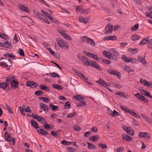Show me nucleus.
<instances>
[{
	"mask_svg": "<svg viewBox=\"0 0 152 152\" xmlns=\"http://www.w3.org/2000/svg\"><path fill=\"white\" fill-rule=\"evenodd\" d=\"M70 106V102H66L64 108L66 109H67Z\"/></svg>",
	"mask_w": 152,
	"mask_h": 152,
	"instance_id": "nucleus-60",
	"label": "nucleus"
},
{
	"mask_svg": "<svg viewBox=\"0 0 152 152\" xmlns=\"http://www.w3.org/2000/svg\"><path fill=\"white\" fill-rule=\"evenodd\" d=\"M87 143L88 144V148L90 150L93 149H95L96 148V146L92 143L87 142Z\"/></svg>",
	"mask_w": 152,
	"mask_h": 152,
	"instance_id": "nucleus-20",
	"label": "nucleus"
},
{
	"mask_svg": "<svg viewBox=\"0 0 152 152\" xmlns=\"http://www.w3.org/2000/svg\"><path fill=\"white\" fill-rule=\"evenodd\" d=\"M27 116L33 118L34 119H36L39 122L41 121V120L42 117L38 116L37 115H27Z\"/></svg>",
	"mask_w": 152,
	"mask_h": 152,
	"instance_id": "nucleus-17",
	"label": "nucleus"
},
{
	"mask_svg": "<svg viewBox=\"0 0 152 152\" xmlns=\"http://www.w3.org/2000/svg\"><path fill=\"white\" fill-rule=\"evenodd\" d=\"M147 46L148 48L152 49V39L149 40L148 42Z\"/></svg>",
	"mask_w": 152,
	"mask_h": 152,
	"instance_id": "nucleus-44",
	"label": "nucleus"
},
{
	"mask_svg": "<svg viewBox=\"0 0 152 152\" xmlns=\"http://www.w3.org/2000/svg\"><path fill=\"white\" fill-rule=\"evenodd\" d=\"M99 139V137L97 135L91 136L89 138V140L94 142L97 141Z\"/></svg>",
	"mask_w": 152,
	"mask_h": 152,
	"instance_id": "nucleus-26",
	"label": "nucleus"
},
{
	"mask_svg": "<svg viewBox=\"0 0 152 152\" xmlns=\"http://www.w3.org/2000/svg\"><path fill=\"white\" fill-rule=\"evenodd\" d=\"M122 137L123 140L128 141H131L132 140V138L125 134L122 135Z\"/></svg>",
	"mask_w": 152,
	"mask_h": 152,
	"instance_id": "nucleus-15",
	"label": "nucleus"
},
{
	"mask_svg": "<svg viewBox=\"0 0 152 152\" xmlns=\"http://www.w3.org/2000/svg\"><path fill=\"white\" fill-rule=\"evenodd\" d=\"M129 51H130V53L132 54L136 53L138 51V49L137 48L132 49L131 48H129Z\"/></svg>",
	"mask_w": 152,
	"mask_h": 152,
	"instance_id": "nucleus-27",
	"label": "nucleus"
},
{
	"mask_svg": "<svg viewBox=\"0 0 152 152\" xmlns=\"http://www.w3.org/2000/svg\"><path fill=\"white\" fill-rule=\"evenodd\" d=\"M101 86H103L104 85V84L106 83V82L105 81L103 80H102L100 79L99 80L96 81Z\"/></svg>",
	"mask_w": 152,
	"mask_h": 152,
	"instance_id": "nucleus-51",
	"label": "nucleus"
},
{
	"mask_svg": "<svg viewBox=\"0 0 152 152\" xmlns=\"http://www.w3.org/2000/svg\"><path fill=\"white\" fill-rule=\"evenodd\" d=\"M137 61L136 59L134 58H129L128 61L127 63H131L132 64L135 63Z\"/></svg>",
	"mask_w": 152,
	"mask_h": 152,
	"instance_id": "nucleus-36",
	"label": "nucleus"
},
{
	"mask_svg": "<svg viewBox=\"0 0 152 152\" xmlns=\"http://www.w3.org/2000/svg\"><path fill=\"white\" fill-rule=\"evenodd\" d=\"M74 98L76 100L80 102L83 101L84 100V98L80 95H76L74 96Z\"/></svg>",
	"mask_w": 152,
	"mask_h": 152,
	"instance_id": "nucleus-16",
	"label": "nucleus"
},
{
	"mask_svg": "<svg viewBox=\"0 0 152 152\" xmlns=\"http://www.w3.org/2000/svg\"><path fill=\"white\" fill-rule=\"evenodd\" d=\"M39 106L41 108L45 111L48 112L50 110L48 106L42 103H40L39 104Z\"/></svg>",
	"mask_w": 152,
	"mask_h": 152,
	"instance_id": "nucleus-12",
	"label": "nucleus"
},
{
	"mask_svg": "<svg viewBox=\"0 0 152 152\" xmlns=\"http://www.w3.org/2000/svg\"><path fill=\"white\" fill-rule=\"evenodd\" d=\"M18 8L20 10H22L27 13L29 12V10L28 7H25V5L22 3H20L18 4Z\"/></svg>",
	"mask_w": 152,
	"mask_h": 152,
	"instance_id": "nucleus-6",
	"label": "nucleus"
},
{
	"mask_svg": "<svg viewBox=\"0 0 152 152\" xmlns=\"http://www.w3.org/2000/svg\"><path fill=\"white\" fill-rule=\"evenodd\" d=\"M48 49L49 50V51L52 55L55 56V55L57 54V53H56L53 50H52L50 48H48Z\"/></svg>",
	"mask_w": 152,
	"mask_h": 152,
	"instance_id": "nucleus-56",
	"label": "nucleus"
},
{
	"mask_svg": "<svg viewBox=\"0 0 152 152\" xmlns=\"http://www.w3.org/2000/svg\"><path fill=\"white\" fill-rule=\"evenodd\" d=\"M143 137L147 140H149L150 138L149 134L147 132H143Z\"/></svg>",
	"mask_w": 152,
	"mask_h": 152,
	"instance_id": "nucleus-42",
	"label": "nucleus"
},
{
	"mask_svg": "<svg viewBox=\"0 0 152 152\" xmlns=\"http://www.w3.org/2000/svg\"><path fill=\"white\" fill-rule=\"evenodd\" d=\"M18 42V37L16 34L14 36L13 39V43L15 44Z\"/></svg>",
	"mask_w": 152,
	"mask_h": 152,
	"instance_id": "nucleus-48",
	"label": "nucleus"
},
{
	"mask_svg": "<svg viewBox=\"0 0 152 152\" xmlns=\"http://www.w3.org/2000/svg\"><path fill=\"white\" fill-rule=\"evenodd\" d=\"M52 87L56 89L62 90L63 89L62 87L60 85L58 84H53L52 86Z\"/></svg>",
	"mask_w": 152,
	"mask_h": 152,
	"instance_id": "nucleus-29",
	"label": "nucleus"
},
{
	"mask_svg": "<svg viewBox=\"0 0 152 152\" xmlns=\"http://www.w3.org/2000/svg\"><path fill=\"white\" fill-rule=\"evenodd\" d=\"M140 82L145 86L146 85H147L148 81L145 79L144 80L143 79H141L140 80Z\"/></svg>",
	"mask_w": 152,
	"mask_h": 152,
	"instance_id": "nucleus-46",
	"label": "nucleus"
},
{
	"mask_svg": "<svg viewBox=\"0 0 152 152\" xmlns=\"http://www.w3.org/2000/svg\"><path fill=\"white\" fill-rule=\"evenodd\" d=\"M86 105V103L84 101L80 102L77 105L78 107H85Z\"/></svg>",
	"mask_w": 152,
	"mask_h": 152,
	"instance_id": "nucleus-31",
	"label": "nucleus"
},
{
	"mask_svg": "<svg viewBox=\"0 0 152 152\" xmlns=\"http://www.w3.org/2000/svg\"><path fill=\"white\" fill-rule=\"evenodd\" d=\"M107 72L111 75L117 76L118 77H121L120 73L115 70L111 69H108L107 70Z\"/></svg>",
	"mask_w": 152,
	"mask_h": 152,
	"instance_id": "nucleus-9",
	"label": "nucleus"
},
{
	"mask_svg": "<svg viewBox=\"0 0 152 152\" xmlns=\"http://www.w3.org/2000/svg\"><path fill=\"white\" fill-rule=\"evenodd\" d=\"M123 68L124 71L129 73L133 71V70L130 66L127 65L123 66Z\"/></svg>",
	"mask_w": 152,
	"mask_h": 152,
	"instance_id": "nucleus-18",
	"label": "nucleus"
},
{
	"mask_svg": "<svg viewBox=\"0 0 152 152\" xmlns=\"http://www.w3.org/2000/svg\"><path fill=\"white\" fill-rule=\"evenodd\" d=\"M7 107L10 113L11 114H12L13 113V111L12 110V109L11 107H10V106L8 105H7Z\"/></svg>",
	"mask_w": 152,
	"mask_h": 152,
	"instance_id": "nucleus-62",
	"label": "nucleus"
},
{
	"mask_svg": "<svg viewBox=\"0 0 152 152\" xmlns=\"http://www.w3.org/2000/svg\"><path fill=\"white\" fill-rule=\"evenodd\" d=\"M57 42L58 45L61 48L66 47L68 48V46L67 42L64 41L62 39H59L57 40Z\"/></svg>",
	"mask_w": 152,
	"mask_h": 152,
	"instance_id": "nucleus-4",
	"label": "nucleus"
},
{
	"mask_svg": "<svg viewBox=\"0 0 152 152\" xmlns=\"http://www.w3.org/2000/svg\"><path fill=\"white\" fill-rule=\"evenodd\" d=\"M79 21L80 22L84 23H87L88 22V19H87L83 18H79Z\"/></svg>",
	"mask_w": 152,
	"mask_h": 152,
	"instance_id": "nucleus-39",
	"label": "nucleus"
},
{
	"mask_svg": "<svg viewBox=\"0 0 152 152\" xmlns=\"http://www.w3.org/2000/svg\"><path fill=\"white\" fill-rule=\"evenodd\" d=\"M149 37H147L145 38H144L140 43V45H145L148 41Z\"/></svg>",
	"mask_w": 152,
	"mask_h": 152,
	"instance_id": "nucleus-19",
	"label": "nucleus"
},
{
	"mask_svg": "<svg viewBox=\"0 0 152 152\" xmlns=\"http://www.w3.org/2000/svg\"><path fill=\"white\" fill-rule=\"evenodd\" d=\"M2 47L11 49L12 48V46L11 43L7 41L6 42L3 43Z\"/></svg>",
	"mask_w": 152,
	"mask_h": 152,
	"instance_id": "nucleus-14",
	"label": "nucleus"
},
{
	"mask_svg": "<svg viewBox=\"0 0 152 152\" xmlns=\"http://www.w3.org/2000/svg\"><path fill=\"white\" fill-rule=\"evenodd\" d=\"M18 82L15 80H13L11 84V88L13 89H14L18 88Z\"/></svg>",
	"mask_w": 152,
	"mask_h": 152,
	"instance_id": "nucleus-11",
	"label": "nucleus"
},
{
	"mask_svg": "<svg viewBox=\"0 0 152 152\" xmlns=\"http://www.w3.org/2000/svg\"><path fill=\"white\" fill-rule=\"evenodd\" d=\"M113 26L111 24H108L105 28V33L106 34L111 33L113 30Z\"/></svg>",
	"mask_w": 152,
	"mask_h": 152,
	"instance_id": "nucleus-10",
	"label": "nucleus"
},
{
	"mask_svg": "<svg viewBox=\"0 0 152 152\" xmlns=\"http://www.w3.org/2000/svg\"><path fill=\"white\" fill-rule=\"evenodd\" d=\"M0 66H2L3 68L7 67L9 66V65L7 64L5 62L0 61Z\"/></svg>",
	"mask_w": 152,
	"mask_h": 152,
	"instance_id": "nucleus-41",
	"label": "nucleus"
},
{
	"mask_svg": "<svg viewBox=\"0 0 152 152\" xmlns=\"http://www.w3.org/2000/svg\"><path fill=\"white\" fill-rule=\"evenodd\" d=\"M49 106L50 108L53 111L57 110L58 108V106H55L52 103L50 104Z\"/></svg>",
	"mask_w": 152,
	"mask_h": 152,
	"instance_id": "nucleus-28",
	"label": "nucleus"
},
{
	"mask_svg": "<svg viewBox=\"0 0 152 152\" xmlns=\"http://www.w3.org/2000/svg\"><path fill=\"white\" fill-rule=\"evenodd\" d=\"M92 66L95 68H96L100 71H102V69L100 66L96 62Z\"/></svg>",
	"mask_w": 152,
	"mask_h": 152,
	"instance_id": "nucleus-38",
	"label": "nucleus"
},
{
	"mask_svg": "<svg viewBox=\"0 0 152 152\" xmlns=\"http://www.w3.org/2000/svg\"><path fill=\"white\" fill-rule=\"evenodd\" d=\"M74 72L76 73L77 75L79 76L80 77H81L82 75H83V74L81 72L77 70H75Z\"/></svg>",
	"mask_w": 152,
	"mask_h": 152,
	"instance_id": "nucleus-61",
	"label": "nucleus"
},
{
	"mask_svg": "<svg viewBox=\"0 0 152 152\" xmlns=\"http://www.w3.org/2000/svg\"><path fill=\"white\" fill-rule=\"evenodd\" d=\"M31 123L33 127L35 129H37L39 128L38 125L37 123L34 120H31Z\"/></svg>",
	"mask_w": 152,
	"mask_h": 152,
	"instance_id": "nucleus-25",
	"label": "nucleus"
},
{
	"mask_svg": "<svg viewBox=\"0 0 152 152\" xmlns=\"http://www.w3.org/2000/svg\"><path fill=\"white\" fill-rule=\"evenodd\" d=\"M50 20L53 23H54L58 25L59 24V22L57 20L54 18L53 17L51 18L50 19Z\"/></svg>",
	"mask_w": 152,
	"mask_h": 152,
	"instance_id": "nucleus-57",
	"label": "nucleus"
},
{
	"mask_svg": "<svg viewBox=\"0 0 152 152\" xmlns=\"http://www.w3.org/2000/svg\"><path fill=\"white\" fill-rule=\"evenodd\" d=\"M37 131L39 133L42 134L43 135H48V132L42 129L39 128V129L37 130Z\"/></svg>",
	"mask_w": 152,
	"mask_h": 152,
	"instance_id": "nucleus-21",
	"label": "nucleus"
},
{
	"mask_svg": "<svg viewBox=\"0 0 152 152\" xmlns=\"http://www.w3.org/2000/svg\"><path fill=\"white\" fill-rule=\"evenodd\" d=\"M110 51L112 53L113 55L115 56L118 57L119 55V53L117 52V51L115 50L114 48H111L110 49Z\"/></svg>",
	"mask_w": 152,
	"mask_h": 152,
	"instance_id": "nucleus-24",
	"label": "nucleus"
},
{
	"mask_svg": "<svg viewBox=\"0 0 152 152\" xmlns=\"http://www.w3.org/2000/svg\"><path fill=\"white\" fill-rule=\"evenodd\" d=\"M18 53L19 54L22 56H24V53L22 49L19 48L18 50Z\"/></svg>",
	"mask_w": 152,
	"mask_h": 152,
	"instance_id": "nucleus-43",
	"label": "nucleus"
},
{
	"mask_svg": "<svg viewBox=\"0 0 152 152\" xmlns=\"http://www.w3.org/2000/svg\"><path fill=\"white\" fill-rule=\"evenodd\" d=\"M43 92L41 91H37L34 92V94L37 96H40L42 94Z\"/></svg>",
	"mask_w": 152,
	"mask_h": 152,
	"instance_id": "nucleus-58",
	"label": "nucleus"
},
{
	"mask_svg": "<svg viewBox=\"0 0 152 152\" xmlns=\"http://www.w3.org/2000/svg\"><path fill=\"white\" fill-rule=\"evenodd\" d=\"M138 24H136L134 25V26H132L131 28V29L132 31H135L138 28Z\"/></svg>",
	"mask_w": 152,
	"mask_h": 152,
	"instance_id": "nucleus-55",
	"label": "nucleus"
},
{
	"mask_svg": "<svg viewBox=\"0 0 152 152\" xmlns=\"http://www.w3.org/2000/svg\"><path fill=\"white\" fill-rule=\"evenodd\" d=\"M23 109L24 111L26 112H30L31 110V109L28 106L23 107Z\"/></svg>",
	"mask_w": 152,
	"mask_h": 152,
	"instance_id": "nucleus-53",
	"label": "nucleus"
},
{
	"mask_svg": "<svg viewBox=\"0 0 152 152\" xmlns=\"http://www.w3.org/2000/svg\"><path fill=\"white\" fill-rule=\"evenodd\" d=\"M129 58H128L125 55H123L122 56V60L124 61L125 62L127 63L128 61Z\"/></svg>",
	"mask_w": 152,
	"mask_h": 152,
	"instance_id": "nucleus-50",
	"label": "nucleus"
},
{
	"mask_svg": "<svg viewBox=\"0 0 152 152\" xmlns=\"http://www.w3.org/2000/svg\"><path fill=\"white\" fill-rule=\"evenodd\" d=\"M42 17V19L41 20L43 21L44 22L47 24H49L50 23V22L47 18L45 17L44 16Z\"/></svg>",
	"mask_w": 152,
	"mask_h": 152,
	"instance_id": "nucleus-52",
	"label": "nucleus"
},
{
	"mask_svg": "<svg viewBox=\"0 0 152 152\" xmlns=\"http://www.w3.org/2000/svg\"><path fill=\"white\" fill-rule=\"evenodd\" d=\"M124 150V148L123 147L118 148L117 149L116 152H123Z\"/></svg>",
	"mask_w": 152,
	"mask_h": 152,
	"instance_id": "nucleus-63",
	"label": "nucleus"
},
{
	"mask_svg": "<svg viewBox=\"0 0 152 152\" xmlns=\"http://www.w3.org/2000/svg\"><path fill=\"white\" fill-rule=\"evenodd\" d=\"M0 88L6 91H9L10 89V88L7 83L4 82H0Z\"/></svg>",
	"mask_w": 152,
	"mask_h": 152,
	"instance_id": "nucleus-5",
	"label": "nucleus"
},
{
	"mask_svg": "<svg viewBox=\"0 0 152 152\" xmlns=\"http://www.w3.org/2000/svg\"><path fill=\"white\" fill-rule=\"evenodd\" d=\"M88 38L86 36H83L81 38V40L83 42L87 43V40L88 39Z\"/></svg>",
	"mask_w": 152,
	"mask_h": 152,
	"instance_id": "nucleus-49",
	"label": "nucleus"
},
{
	"mask_svg": "<svg viewBox=\"0 0 152 152\" xmlns=\"http://www.w3.org/2000/svg\"><path fill=\"white\" fill-rule=\"evenodd\" d=\"M100 60L102 61L104 63L106 64H109L111 63V61L107 59H104L103 58L100 57Z\"/></svg>",
	"mask_w": 152,
	"mask_h": 152,
	"instance_id": "nucleus-30",
	"label": "nucleus"
},
{
	"mask_svg": "<svg viewBox=\"0 0 152 152\" xmlns=\"http://www.w3.org/2000/svg\"><path fill=\"white\" fill-rule=\"evenodd\" d=\"M142 94L151 98H152V96L150 94V92L149 91H146V90H145Z\"/></svg>",
	"mask_w": 152,
	"mask_h": 152,
	"instance_id": "nucleus-34",
	"label": "nucleus"
},
{
	"mask_svg": "<svg viewBox=\"0 0 152 152\" xmlns=\"http://www.w3.org/2000/svg\"><path fill=\"white\" fill-rule=\"evenodd\" d=\"M39 99L40 100H43L45 102H48L49 101V98L47 97H39Z\"/></svg>",
	"mask_w": 152,
	"mask_h": 152,
	"instance_id": "nucleus-37",
	"label": "nucleus"
},
{
	"mask_svg": "<svg viewBox=\"0 0 152 152\" xmlns=\"http://www.w3.org/2000/svg\"><path fill=\"white\" fill-rule=\"evenodd\" d=\"M50 75L51 77H59V76L58 74L55 72L51 73L50 74Z\"/></svg>",
	"mask_w": 152,
	"mask_h": 152,
	"instance_id": "nucleus-47",
	"label": "nucleus"
},
{
	"mask_svg": "<svg viewBox=\"0 0 152 152\" xmlns=\"http://www.w3.org/2000/svg\"><path fill=\"white\" fill-rule=\"evenodd\" d=\"M74 129L75 130L78 131H79L81 130V128L80 127V126L77 125L74 126Z\"/></svg>",
	"mask_w": 152,
	"mask_h": 152,
	"instance_id": "nucleus-59",
	"label": "nucleus"
},
{
	"mask_svg": "<svg viewBox=\"0 0 152 152\" xmlns=\"http://www.w3.org/2000/svg\"><path fill=\"white\" fill-rule=\"evenodd\" d=\"M122 127L124 130L126 131L129 134L133 135L134 134V132L131 128L125 126H123Z\"/></svg>",
	"mask_w": 152,
	"mask_h": 152,
	"instance_id": "nucleus-2",
	"label": "nucleus"
},
{
	"mask_svg": "<svg viewBox=\"0 0 152 152\" xmlns=\"http://www.w3.org/2000/svg\"><path fill=\"white\" fill-rule=\"evenodd\" d=\"M121 109L124 111L125 113H128L130 114H136L134 110L129 109L128 108L124 106H121Z\"/></svg>",
	"mask_w": 152,
	"mask_h": 152,
	"instance_id": "nucleus-3",
	"label": "nucleus"
},
{
	"mask_svg": "<svg viewBox=\"0 0 152 152\" xmlns=\"http://www.w3.org/2000/svg\"><path fill=\"white\" fill-rule=\"evenodd\" d=\"M76 10L80 14H85L84 9L81 8L80 6H77L76 8Z\"/></svg>",
	"mask_w": 152,
	"mask_h": 152,
	"instance_id": "nucleus-22",
	"label": "nucleus"
},
{
	"mask_svg": "<svg viewBox=\"0 0 152 152\" xmlns=\"http://www.w3.org/2000/svg\"><path fill=\"white\" fill-rule=\"evenodd\" d=\"M61 143L64 145H70L72 143V142H68L66 141L65 140H63L61 142Z\"/></svg>",
	"mask_w": 152,
	"mask_h": 152,
	"instance_id": "nucleus-40",
	"label": "nucleus"
},
{
	"mask_svg": "<svg viewBox=\"0 0 152 152\" xmlns=\"http://www.w3.org/2000/svg\"><path fill=\"white\" fill-rule=\"evenodd\" d=\"M39 88L42 90L46 91H49L50 89L49 88L47 87L46 86L44 85H40L39 86Z\"/></svg>",
	"mask_w": 152,
	"mask_h": 152,
	"instance_id": "nucleus-32",
	"label": "nucleus"
},
{
	"mask_svg": "<svg viewBox=\"0 0 152 152\" xmlns=\"http://www.w3.org/2000/svg\"><path fill=\"white\" fill-rule=\"evenodd\" d=\"M26 83H27L26 84V86L31 88H36L38 86L37 83L33 81H28V83L27 82Z\"/></svg>",
	"mask_w": 152,
	"mask_h": 152,
	"instance_id": "nucleus-8",
	"label": "nucleus"
},
{
	"mask_svg": "<svg viewBox=\"0 0 152 152\" xmlns=\"http://www.w3.org/2000/svg\"><path fill=\"white\" fill-rule=\"evenodd\" d=\"M140 38V36L138 34H134L132 37V39L134 41Z\"/></svg>",
	"mask_w": 152,
	"mask_h": 152,
	"instance_id": "nucleus-33",
	"label": "nucleus"
},
{
	"mask_svg": "<svg viewBox=\"0 0 152 152\" xmlns=\"http://www.w3.org/2000/svg\"><path fill=\"white\" fill-rule=\"evenodd\" d=\"M104 40H105L115 41L117 39V37L115 36H109L104 37Z\"/></svg>",
	"mask_w": 152,
	"mask_h": 152,
	"instance_id": "nucleus-13",
	"label": "nucleus"
},
{
	"mask_svg": "<svg viewBox=\"0 0 152 152\" xmlns=\"http://www.w3.org/2000/svg\"><path fill=\"white\" fill-rule=\"evenodd\" d=\"M99 147L102 148V149L106 148H107V146L106 145L103 144L102 143H99L98 144Z\"/></svg>",
	"mask_w": 152,
	"mask_h": 152,
	"instance_id": "nucleus-54",
	"label": "nucleus"
},
{
	"mask_svg": "<svg viewBox=\"0 0 152 152\" xmlns=\"http://www.w3.org/2000/svg\"><path fill=\"white\" fill-rule=\"evenodd\" d=\"M78 57L79 59L85 65H87L89 63V60L88 59L87 57L83 56L81 54L78 55Z\"/></svg>",
	"mask_w": 152,
	"mask_h": 152,
	"instance_id": "nucleus-1",
	"label": "nucleus"
},
{
	"mask_svg": "<svg viewBox=\"0 0 152 152\" xmlns=\"http://www.w3.org/2000/svg\"><path fill=\"white\" fill-rule=\"evenodd\" d=\"M11 135L10 134H7V135H5V137L6 140L7 141H11Z\"/></svg>",
	"mask_w": 152,
	"mask_h": 152,
	"instance_id": "nucleus-45",
	"label": "nucleus"
},
{
	"mask_svg": "<svg viewBox=\"0 0 152 152\" xmlns=\"http://www.w3.org/2000/svg\"><path fill=\"white\" fill-rule=\"evenodd\" d=\"M137 60L140 62H141L142 64L146 66H147V63L145 59V56H138Z\"/></svg>",
	"mask_w": 152,
	"mask_h": 152,
	"instance_id": "nucleus-7",
	"label": "nucleus"
},
{
	"mask_svg": "<svg viewBox=\"0 0 152 152\" xmlns=\"http://www.w3.org/2000/svg\"><path fill=\"white\" fill-rule=\"evenodd\" d=\"M15 78V77L12 75H10L7 77L6 80V83H8L12 81Z\"/></svg>",
	"mask_w": 152,
	"mask_h": 152,
	"instance_id": "nucleus-23",
	"label": "nucleus"
},
{
	"mask_svg": "<svg viewBox=\"0 0 152 152\" xmlns=\"http://www.w3.org/2000/svg\"><path fill=\"white\" fill-rule=\"evenodd\" d=\"M146 16L147 17H149L150 18L152 19V12H146Z\"/></svg>",
	"mask_w": 152,
	"mask_h": 152,
	"instance_id": "nucleus-64",
	"label": "nucleus"
},
{
	"mask_svg": "<svg viewBox=\"0 0 152 152\" xmlns=\"http://www.w3.org/2000/svg\"><path fill=\"white\" fill-rule=\"evenodd\" d=\"M87 43L88 44H90L92 45H95L94 41L91 39L88 38V39L87 40Z\"/></svg>",
	"mask_w": 152,
	"mask_h": 152,
	"instance_id": "nucleus-35",
	"label": "nucleus"
}]
</instances>
